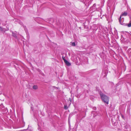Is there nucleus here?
Masks as SVG:
<instances>
[{
    "label": "nucleus",
    "instance_id": "f257e3e1",
    "mask_svg": "<svg viewBox=\"0 0 131 131\" xmlns=\"http://www.w3.org/2000/svg\"><path fill=\"white\" fill-rule=\"evenodd\" d=\"M100 94L102 101L107 104H108L109 100L108 97L103 94L102 92H100Z\"/></svg>",
    "mask_w": 131,
    "mask_h": 131
},
{
    "label": "nucleus",
    "instance_id": "f8f14e48",
    "mask_svg": "<svg viewBox=\"0 0 131 131\" xmlns=\"http://www.w3.org/2000/svg\"><path fill=\"white\" fill-rule=\"evenodd\" d=\"M122 117L124 119V117L123 115H122Z\"/></svg>",
    "mask_w": 131,
    "mask_h": 131
},
{
    "label": "nucleus",
    "instance_id": "7ed1b4c3",
    "mask_svg": "<svg viewBox=\"0 0 131 131\" xmlns=\"http://www.w3.org/2000/svg\"><path fill=\"white\" fill-rule=\"evenodd\" d=\"M125 25L129 27H131V18H130V20L129 21V23L128 24H125Z\"/></svg>",
    "mask_w": 131,
    "mask_h": 131
},
{
    "label": "nucleus",
    "instance_id": "1a4fd4ad",
    "mask_svg": "<svg viewBox=\"0 0 131 131\" xmlns=\"http://www.w3.org/2000/svg\"><path fill=\"white\" fill-rule=\"evenodd\" d=\"M72 45L73 46H75V43L74 42L72 43Z\"/></svg>",
    "mask_w": 131,
    "mask_h": 131
},
{
    "label": "nucleus",
    "instance_id": "39448f33",
    "mask_svg": "<svg viewBox=\"0 0 131 131\" xmlns=\"http://www.w3.org/2000/svg\"><path fill=\"white\" fill-rule=\"evenodd\" d=\"M127 13L126 12H124L123 13H122L120 16L122 17L123 16H126L127 15Z\"/></svg>",
    "mask_w": 131,
    "mask_h": 131
},
{
    "label": "nucleus",
    "instance_id": "f03ea898",
    "mask_svg": "<svg viewBox=\"0 0 131 131\" xmlns=\"http://www.w3.org/2000/svg\"><path fill=\"white\" fill-rule=\"evenodd\" d=\"M119 21V22L122 25H124V24H124L123 23L124 21V18H122V17H121V16H120Z\"/></svg>",
    "mask_w": 131,
    "mask_h": 131
},
{
    "label": "nucleus",
    "instance_id": "9b49d317",
    "mask_svg": "<svg viewBox=\"0 0 131 131\" xmlns=\"http://www.w3.org/2000/svg\"><path fill=\"white\" fill-rule=\"evenodd\" d=\"M62 58L63 60H64V61H65V60H66L65 59V57L64 56L62 57Z\"/></svg>",
    "mask_w": 131,
    "mask_h": 131
},
{
    "label": "nucleus",
    "instance_id": "ddd939ff",
    "mask_svg": "<svg viewBox=\"0 0 131 131\" xmlns=\"http://www.w3.org/2000/svg\"><path fill=\"white\" fill-rule=\"evenodd\" d=\"M129 50H131V49H129Z\"/></svg>",
    "mask_w": 131,
    "mask_h": 131
},
{
    "label": "nucleus",
    "instance_id": "20e7f679",
    "mask_svg": "<svg viewBox=\"0 0 131 131\" xmlns=\"http://www.w3.org/2000/svg\"><path fill=\"white\" fill-rule=\"evenodd\" d=\"M64 62L66 65L67 66H69L71 65V63L66 60H65V61Z\"/></svg>",
    "mask_w": 131,
    "mask_h": 131
},
{
    "label": "nucleus",
    "instance_id": "0eeeda50",
    "mask_svg": "<svg viewBox=\"0 0 131 131\" xmlns=\"http://www.w3.org/2000/svg\"><path fill=\"white\" fill-rule=\"evenodd\" d=\"M12 35L15 38H16L17 35H16V34L14 33L13 32H12Z\"/></svg>",
    "mask_w": 131,
    "mask_h": 131
},
{
    "label": "nucleus",
    "instance_id": "6e6552de",
    "mask_svg": "<svg viewBox=\"0 0 131 131\" xmlns=\"http://www.w3.org/2000/svg\"><path fill=\"white\" fill-rule=\"evenodd\" d=\"M33 89L36 90L37 89L38 87L37 85H35L33 86Z\"/></svg>",
    "mask_w": 131,
    "mask_h": 131
},
{
    "label": "nucleus",
    "instance_id": "9d476101",
    "mask_svg": "<svg viewBox=\"0 0 131 131\" xmlns=\"http://www.w3.org/2000/svg\"><path fill=\"white\" fill-rule=\"evenodd\" d=\"M68 107L67 105H65L64 106V108L66 109H67L68 108Z\"/></svg>",
    "mask_w": 131,
    "mask_h": 131
},
{
    "label": "nucleus",
    "instance_id": "4468645a",
    "mask_svg": "<svg viewBox=\"0 0 131 131\" xmlns=\"http://www.w3.org/2000/svg\"><path fill=\"white\" fill-rule=\"evenodd\" d=\"M95 110H96V108H94V109Z\"/></svg>",
    "mask_w": 131,
    "mask_h": 131
},
{
    "label": "nucleus",
    "instance_id": "423d86ee",
    "mask_svg": "<svg viewBox=\"0 0 131 131\" xmlns=\"http://www.w3.org/2000/svg\"><path fill=\"white\" fill-rule=\"evenodd\" d=\"M6 31L5 29L2 28V27L0 26V31L2 32H5Z\"/></svg>",
    "mask_w": 131,
    "mask_h": 131
}]
</instances>
